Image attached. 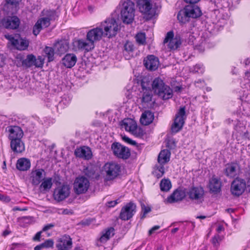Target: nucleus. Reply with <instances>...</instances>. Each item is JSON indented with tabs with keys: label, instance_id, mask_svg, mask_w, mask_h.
<instances>
[{
	"label": "nucleus",
	"instance_id": "nucleus-1",
	"mask_svg": "<svg viewBox=\"0 0 250 250\" xmlns=\"http://www.w3.org/2000/svg\"><path fill=\"white\" fill-rule=\"evenodd\" d=\"M201 15V10L198 6L188 4L178 13L177 19L179 22L185 23L189 21V18L196 19L200 17Z\"/></svg>",
	"mask_w": 250,
	"mask_h": 250
},
{
	"label": "nucleus",
	"instance_id": "nucleus-2",
	"mask_svg": "<svg viewBox=\"0 0 250 250\" xmlns=\"http://www.w3.org/2000/svg\"><path fill=\"white\" fill-rule=\"evenodd\" d=\"M135 10V4L130 0H127L123 3L121 15L124 23L129 24L133 21Z\"/></svg>",
	"mask_w": 250,
	"mask_h": 250
},
{
	"label": "nucleus",
	"instance_id": "nucleus-3",
	"mask_svg": "<svg viewBox=\"0 0 250 250\" xmlns=\"http://www.w3.org/2000/svg\"><path fill=\"white\" fill-rule=\"evenodd\" d=\"M152 0H137V6L140 12L147 19L152 18L157 14V7L153 5Z\"/></svg>",
	"mask_w": 250,
	"mask_h": 250
},
{
	"label": "nucleus",
	"instance_id": "nucleus-4",
	"mask_svg": "<svg viewBox=\"0 0 250 250\" xmlns=\"http://www.w3.org/2000/svg\"><path fill=\"white\" fill-rule=\"evenodd\" d=\"M103 30L104 37L109 38L115 36L119 30V26L116 20L113 18L107 19L99 25Z\"/></svg>",
	"mask_w": 250,
	"mask_h": 250
},
{
	"label": "nucleus",
	"instance_id": "nucleus-5",
	"mask_svg": "<svg viewBox=\"0 0 250 250\" xmlns=\"http://www.w3.org/2000/svg\"><path fill=\"white\" fill-rule=\"evenodd\" d=\"M89 180L83 176L77 177L73 184V189L77 195L85 193L89 188Z\"/></svg>",
	"mask_w": 250,
	"mask_h": 250
},
{
	"label": "nucleus",
	"instance_id": "nucleus-6",
	"mask_svg": "<svg viewBox=\"0 0 250 250\" xmlns=\"http://www.w3.org/2000/svg\"><path fill=\"white\" fill-rule=\"evenodd\" d=\"M185 110V106L181 107L176 114L174 122L171 127L173 133H177L182 128L186 118Z\"/></svg>",
	"mask_w": 250,
	"mask_h": 250
},
{
	"label": "nucleus",
	"instance_id": "nucleus-7",
	"mask_svg": "<svg viewBox=\"0 0 250 250\" xmlns=\"http://www.w3.org/2000/svg\"><path fill=\"white\" fill-rule=\"evenodd\" d=\"M103 171L106 180H113L119 174L120 167L115 163H107L104 166Z\"/></svg>",
	"mask_w": 250,
	"mask_h": 250
},
{
	"label": "nucleus",
	"instance_id": "nucleus-8",
	"mask_svg": "<svg viewBox=\"0 0 250 250\" xmlns=\"http://www.w3.org/2000/svg\"><path fill=\"white\" fill-rule=\"evenodd\" d=\"M111 149L114 155L118 158L127 159L130 156L129 148L119 143H113L111 145Z\"/></svg>",
	"mask_w": 250,
	"mask_h": 250
},
{
	"label": "nucleus",
	"instance_id": "nucleus-9",
	"mask_svg": "<svg viewBox=\"0 0 250 250\" xmlns=\"http://www.w3.org/2000/svg\"><path fill=\"white\" fill-rule=\"evenodd\" d=\"M70 187L67 184H63L56 188L54 191L53 197L57 202H61L67 198L70 194Z\"/></svg>",
	"mask_w": 250,
	"mask_h": 250
},
{
	"label": "nucleus",
	"instance_id": "nucleus-10",
	"mask_svg": "<svg viewBox=\"0 0 250 250\" xmlns=\"http://www.w3.org/2000/svg\"><path fill=\"white\" fill-rule=\"evenodd\" d=\"M136 212V205L130 202L122 208L120 214V218L124 221L128 220L133 217Z\"/></svg>",
	"mask_w": 250,
	"mask_h": 250
},
{
	"label": "nucleus",
	"instance_id": "nucleus-11",
	"mask_svg": "<svg viewBox=\"0 0 250 250\" xmlns=\"http://www.w3.org/2000/svg\"><path fill=\"white\" fill-rule=\"evenodd\" d=\"M104 37L103 30L100 26L89 30L86 34V39L89 41L95 47V43L100 41Z\"/></svg>",
	"mask_w": 250,
	"mask_h": 250
},
{
	"label": "nucleus",
	"instance_id": "nucleus-12",
	"mask_svg": "<svg viewBox=\"0 0 250 250\" xmlns=\"http://www.w3.org/2000/svg\"><path fill=\"white\" fill-rule=\"evenodd\" d=\"M246 184L244 180L236 178L231 183L230 190L232 194L235 196L241 195L246 188Z\"/></svg>",
	"mask_w": 250,
	"mask_h": 250
},
{
	"label": "nucleus",
	"instance_id": "nucleus-13",
	"mask_svg": "<svg viewBox=\"0 0 250 250\" xmlns=\"http://www.w3.org/2000/svg\"><path fill=\"white\" fill-rule=\"evenodd\" d=\"M187 194L190 200L201 202L204 197V190L200 186L192 187L189 188Z\"/></svg>",
	"mask_w": 250,
	"mask_h": 250
},
{
	"label": "nucleus",
	"instance_id": "nucleus-14",
	"mask_svg": "<svg viewBox=\"0 0 250 250\" xmlns=\"http://www.w3.org/2000/svg\"><path fill=\"white\" fill-rule=\"evenodd\" d=\"M174 33L172 31H169L167 33L164 43H166L169 42L168 47L171 49H177L182 43L180 35H176L175 37L173 38Z\"/></svg>",
	"mask_w": 250,
	"mask_h": 250
},
{
	"label": "nucleus",
	"instance_id": "nucleus-15",
	"mask_svg": "<svg viewBox=\"0 0 250 250\" xmlns=\"http://www.w3.org/2000/svg\"><path fill=\"white\" fill-rule=\"evenodd\" d=\"M45 176V172L42 168L32 169L30 174V180L31 184L34 186L39 185Z\"/></svg>",
	"mask_w": 250,
	"mask_h": 250
},
{
	"label": "nucleus",
	"instance_id": "nucleus-16",
	"mask_svg": "<svg viewBox=\"0 0 250 250\" xmlns=\"http://www.w3.org/2000/svg\"><path fill=\"white\" fill-rule=\"evenodd\" d=\"M20 23V20L17 16L3 18V27L8 29H16Z\"/></svg>",
	"mask_w": 250,
	"mask_h": 250
},
{
	"label": "nucleus",
	"instance_id": "nucleus-17",
	"mask_svg": "<svg viewBox=\"0 0 250 250\" xmlns=\"http://www.w3.org/2000/svg\"><path fill=\"white\" fill-rule=\"evenodd\" d=\"M144 64L146 69L151 71H154L159 66V59L154 55H149L144 59Z\"/></svg>",
	"mask_w": 250,
	"mask_h": 250
},
{
	"label": "nucleus",
	"instance_id": "nucleus-18",
	"mask_svg": "<svg viewBox=\"0 0 250 250\" xmlns=\"http://www.w3.org/2000/svg\"><path fill=\"white\" fill-rule=\"evenodd\" d=\"M72 239L68 235H64L60 238L56 244L58 250H69L72 248Z\"/></svg>",
	"mask_w": 250,
	"mask_h": 250
},
{
	"label": "nucleus",
	"instance_id": "nucleus-19",
	"mask_svg": "<svg viewBox=\"0 0 250 250\" xmlns=\"http://www.w3.org/2000/svg\"><path fill=\"white\" fill-rule=\"evenodd\" d=\"M50 22L48 18L43 17L39 19L33 27V33L34 35L37 36L42 29L48 27Z\"/></svg>",
	"mask_w": 250,
	"mask_h": 250
},
{
	"label": "nucleus",
	"instance_id": "nucleus-20",
	"mask_svg": "<svg viewBox=\"0 0 250 250\" xmlns=\"http://www.w3.org/2000/svg\"><path fill=\"white\" fill-rule=\"evenodd\" d=\"M74 46L77 47L79 50L89 52L93 50L94 47L89 41L83 39H80L75 41L74 43Z\"/></svg>",
	"mask_w": 250,
	"mask_h": 250
},
{
	"label": "nucleus",
	"instance_id": "nucleus-21",
	"mask_svg": "<svg viewBox=\"0 0 250 250\" xmlns=\"http://www.w3.org/2000/svg\"><path fill=\"white\" fill-rule=\"evenodd\" d=\"M9 132L8 138L10 140L21 139L23 132L21 128L18 126H10L8 127Z\"/></svg>",
	"mask_w": 250,
	"mask_h": 250
},
{
	"label": "nucleus",
	"instance_id": "nucleus-22",
	"mask_svg": "<svg viewBox=\"0 0 250 250\" xmlns=\"http://www.w3.org/2000/svg\"><path fill=\"white\" fill-rule=\"evenodd\" d=\"M75 154L77 157L85 160L90 159L92 156L91 149L89 147L85 146L77 148L75 150Z\"/></svg>",
	"mask_w": 250,
	"mask_h": 250
},
{
	"label": "nucleus",
	"instance_id": "nucleus-23",
	"mask_svg": "<svg viewBox=\"0 0 250 250\" xmlns=\"http://www.w3.org/2000/svg\"><path fill=\"white\" fill-rule=\"evenodd\" d=\"M239 169V165L237 163H230L226 165L224 169L225 174L229 177L234 178L236 176Z\"/></svg>",
	"mask_w": 250,
	"mask_h": 250
},
{
	"label": "nucleus",
	"instance_id": "nucleus-24",
	"mask_svg": "<svg viewBox=\"0 0 250 250\" xmlns=\"http://www.w3.org/2000/svg\"><path fill=\"white\" fill-rule=\"evenodd\" d=\"M77 61L74 54H67L62 59V64L67 68H71L75 65Z\"/></svg>",
	"mask_w": 250,
	"mask_h": 250
},
{
	"label": "nucleus",
	"instance_id": "nucleus-25",
	"mask_svg": "<svg viewBox=\"0 0 250 250\" xmlns=\"http://www.w3.org/2000/svg\"><path fill=\"white\" fill-rule=\"evenodd\" d=\"M185 196L186 193L184 191L176 189L167 198V201L169 203H173L182 200Z\"/></svg>",
	"mask_w": 250,
	"mask_h": 250
},
{
	"label": "nucleus",
	"instance_id": "nucleus-26",
	"mask_svg": "<svg viewBox=\"0 0 250 250\" xmlns=\"http://www.w3.org/2000/svg\"><path fill=\"white\" fill-rule=\"evenodd\" d=\"M10 141V146L14 152L21 153L25 150L24 144L21 141V139Z\"/></svg>",
	"mask_w": 250,
	"mask_h": 250
},
{
	"label": "nucleus",
	"instance_id": "nucleus-27",
	"mask_svg": "<svg viewBox=\"0 0 250 250\" xmlns=\"http://www.w3.org/2000/svg\"><path fill=\"white\" fill-rule=\"evenodd\" d=\"M137 125V123L135 120L131 118H126L122 121L121 126L126 131L129 132L131 133L134 129L135 128Z\"/></svg>",
	"mask_w": 250,
	"mask_h": 250
},
{
	"label": "nucleus",
	"instance_id": "nucleus-28",
	"mask_svg": "<svg viewBox=\"0 0 250 250\" xmlns=\"http://www.w3.org/2000/svg\"><path fill=\"white\" fill-rule=\"evenodd\" d=\"M167 86L164 83V82L160 78H156L153 81L152 84V88L154 91V92L156 94H162L160 93L162 89H163Z\"/></svg>",
	"mask_w": 250,
	"mask_h": 250
},
{
	"label": "nucleus",
	"instance_id": "nucleus-29",
	"mask_svg": "<svg viewBox=\"0 0 250 250\" xmlns=\"http://www.w3.org/2000/svg\"><path fill=\"white\" fill-rule=\"evenodd\" d=\"M221 183L218 178L212 176L209 180V188L210 190L214 193H218L221 190Z\"/></svg>",
	"mask_w": 250,
	"mask_h": 250
},
{
	"label": "nucleus",
	"instance_id": "nucleus-30",
	"mask_svg": "<svg viewBox=\"0 0 250 250\" xmlns=\"http://www.w3.org/2000/svg\"><path fill=\"white\" fill-rule=\"evenodd\" d=\"M153 113L149 111H145L141 116L140 118V123L145 125H147L151 124L154 120Z\"/></svg>",
	"mask_w": 250,
	"mask_h": 250
},
{
	"label": "nucleus",
	"instance_id": "nucleus-31",
	"mask_svg": "<svg viewBox=\"0 0 250 250\" xmlns=\"http://www.w3.org/2000/svg\"><path fill=\"white\" fill-rule=\"evenodd\" d=\"M31 166L30 161L29 159L25 158L19 159L17 162L16 167L18 169L21 171L27 170Z\"/></svg>",
	"mask_w": 250,
	"mask_h": 250
},
{
	"label": "nucleus",
	"instance_id": "nucleus-32",
	"mask_svg": "<svg viewBox=\"0 0 250 250\" xmlns=\"http://www.w3.org/2000/svg\"><path fill=\"white\" fill-rule=\"evenodd\" d=\"M181 42L185 41L188 44H192L195 40V37L190 32H186V30L183 29L181 32Z\"/></svg>",
	"mask_w": 250,
	"mask_h": 250
},
{
	"label": "nucleus",
	"instance_id": "nucleus-33",
	"mask_svg": "<svg viewBox=\"0 0 250 250\" xmlns=\"http://www.w3.org/2000/svg\"><path fill=\"white\" fill-rule=\"evenodd\" d=\"M115 229L113 227H110L104 229L102 232V235L99 239L100 242L104 243L108 240L114 234Z\"/></svg>",
	"mask_w": 250,
	"mask_h": 250
},
{
	"label": "nucleus",
	"instance_id": "nucleus-34",
	"mask_svg": "<svg viewBox=\"0 0 250 250\" xmlns=\"http://www.w3.org/2000/svg\"><path fill=\"white\" fill-rule=\"evenodd\" d=\"M170 156V152L168 150L164 149L162 150L158 155V163L164 165L169 161Z\"/></svg>",
	"mask_w": 250,
	"mask_h": 250
},
{
	"label": "nucleus",
	"instance_id": "nucleus-35",
	"mask_svg": "<svg viewBox=\"0 0 250 250\" xmlns=\"http://www.w3.org/2000/svg\"><path fill=\"white\" fill-rule=\"evenodd\" d=\"M54 47L59 53L62 54L67 51L68 49V43L65 40L60 41L57 42L54 44Z\"/></svg>",
	"mask_w": 250,
	"mask_h": 250
},
{
	"label": "nucleus",
	"instance_id": "nucleus-36",
	"mask_svg": "<svg viewBox=\"0 0 250 250\" xmlns=\"http://www.w3.org/2000/svg\"><path fill=\"white\" fill-rule=\"evenodd\" d=\"M17 41L13 45V46L16 47L17 49L20 50H25L29 45V42L27 40L25 39H22L21 38H19L18 39H16Z\"/></svg>",
	"mask_w": 250,
	"mask_h": 250
},
{
	"label": "nucleus",
	"instance_id": "nucleus-37",
	"mask_svg": "<svg viewBox=\"0 0 250 250\" xmlns=\"http://www.w3.org/2000/svg\"><path fill=\"white\" fill-rule=\"evenodd\" d=\"M124 55L126 59L128 60L130 57V54L132 53L134 51V45L131 42L126 41L124 44Z\"/></svg>",
	"mask_w": 250,
	"mask_h": 250
},
{
	"label": "nucleus",
	"instance_id": "nucleus-38",
	"mask_svg": "<svg viewBox=\"0 0 250 250\" xmlns=\"http://www.w3.org/2000/svg\"><path fill=\"white\" fill-rule=\"evenodd\" d=\"M160 93H161L162 95L161 96L160 94H157V95L164 100L171 98L173 95L172 90L167 85L162 89Z\"/></svg>",
	"mask_w": 250,
	"mask_h": 250
},
{
	"label": "nucleus",
	"instance_id": "nucleus-39",
	"mask_svg": "<svg viewBox=\"0 0 250 250\" xmlns=\"http://www.w3.org/2000/svg\"><path fill=\"white\" fill-rule=\"evenodd\" d=\"M152 174L159 179L163 176L165 173V168L164 166L161 164L156 165L153 168Z\"/></svg>",
	"mask_w": 250,
	"mask_h": 250
},
{
	"label": "nucleus",
	"instance_id": "nucleus-40",
	"mask_svg": "<svg viewBox=\"0 0 250 250\" xmlns=\"http://www.w3.org/2000/svg\"><path fill=\"white\" fill-rule=\"evenodd\" d=\"M152 93L150 89H146L143 92L142 102L144 104H147L152 101Z\"/></svg>",
	"mask_w": 250,
	"mask_h": 250
},
{
	"label": "nucleus",
	"instance_id": "nucleus-41",
	"mask_svg": "<svg viewBox=\"0 0 250 250\" xmlns=\"http://www.w3.org/2000/svg\"><path fill=\"white\" fill-rule=\"evenodd\" d=\"M52 186V179L51 178H47L42 180L40 186V189H43L44 191L49 190Z\"/></svg>",
	"mask_w": 250,
	"mask_h": 250
},
{
	"label": "nucleus",
	"instance_id": "nucleus-42",
	"mask_svg": "<svg viewBox=\"0 0 250 250\" xmlns=\"http://www.w3.org/2000/svg\"><path fill=\"white\" fill-rule=\"evenodd\" d=\"M44 52L48 58L49 62L54 60V49L52 47L46 46L44 49Z\"/></svg>",
	"mask_w": 250,
	"mask_h": 250
},
{
	"label": "nucleus",
	"instance_id": "nucleus-43",
	"mask_svg": "<svg viewBox=\"0 0 250 250\" xmlns=\"http://www.w3.org/2000/svg\"><path fill=\"white\" fill-rule=\"evenodd\" d=\"M160 186L162 191H167L171 188V185L169 180L163 179L161 181Z\"/></svg>",
	"mask_w": 250,
	"mask_h": 250
},
{
	"label": "nucleus",
	"instance_id": "nucleus-44",
	"mask_svg": "<svg viewBox=\"0 0 250 250\" xmlns=\"http://www.w3.org/2000/svg\"><path fill=\"white\" fill-rule=\"evenodd\" d=\"M35 60V56L30 54L27 55L26 59L23 61V63L28 67H30L34 65Z\"/></svg>",
	"mask_w": 250,
	"mask_h": 250
},
{
	"label": "nucleus",
	"instance_id": "nucleus-45",
	"mask_svg": "<svg viewBox=\"0 0 250 250\" xmlns=\"http://www.w3.org/2000/svg\"><path fill=\"white\" fill-rule=\"evenodd\" d=\"M131 133L137 137L142 138L145 134V132L141 127H138L137 125Z\"/></svg>",
	"mask_w": 250,
	"mask_h": 250
},
{
	"label": "nucleus",
	"instance_id": "nucleus-46",
	"mask_svg": "<svg viewBox=\"0 0 250 250\" xmlns=\"http://www.w3.org/2000/svg\"><path fill=\"white\" fill-rule=\"evenodd\" d=\"M136 41L140 45L144 44L146 43V35L144 33L137 34L135 37Z\"/></svg>",
	"mask_w": 250,
	"mask_h": 250
},
{
	"label": "nucleus",
	"instance_id": "nucleus-47",
	"mask_svg": "<svg viewBox=\"0 0 250 250\" xmlns=\"http://www.w3.org/2000/svg\"><path fill=\"white\" fill-rule=\"evenodd\" d=\"M44 59L39 56L37 58L35 57L34 65L37 67L42 68L44 64Z\"/></svg>",
	"mask_w": 250,
	"mask_h": 250
},
{
	"label": "nucleus",
	"instance_id": "nucleus-48",
	"mask_svg": "<svg viewBox=\"0 0 250 250\" xmlns=\"http://www.w3.org/2000/svg\"><path fill=\"white\" fill-rule=\"evenodd\" d=\"M83 173L89 178H92L95 174V171L92 167H88L84 169Z\"/></svg>",
	"mask_w": 250,
	"mask_h": 250
},
{
	"label": "nucleus",
	"instance_id": "nucleus-49",
	"mask_svg": "<svg viewBox=\"0 0 250 250\" xmlns=\"http://www.w3.org/2000/svg\"><path fill=\"white\" fill-rule=\"evenodd\" d=\"M45 13V18H48L49 20V21L52 20H55L56 17V13L55 11L53 10H47L46 11Z\"/></svg>",
	"mask_w": 250,
	"mask_h": 250
},
{
	"label": "nucleus",
	"instance_id": "nucleus-50",
	"mask_svg": "<svg viewBox=\"0 0 250 250\" xmlns=\"http://www.w3.org/2000/svg\"><path fill=\"white\" fill-rule=\"evenodd\" d=\"M142 212L143 214L141 215V218L144 219L146 217V214L151 211V208L149 207H146L145 205H142Z\"/></svg>",
	"mask_w": 250,
	"mask_h": 250
},
{
	"label": "nucleus",
	"instance_id": "nucleus-51",
	"mask_svg": "<svg viewBox=\"0 0 250 250\" xmlns=\"http://www.w3.org/2000/svg\"><path fill=\"white\" fill-rule=\"evenodd\" d=\"M43 248H52L54 245V241L52 239H47L44 242L42 243Z\"/></svg>",
	"mask_w": 250,
	"mask_h": 250
},
{
	"label": "nucleus",
	"instance_id": "nucleus-52",
	"mask_svg": "<svg viewBox=\"0 0 250 250\" xmlns=\"http://www.w3.org/2000/svg\"><path fill=\"white\" fill-rule=\"evenodd\" d=\"M122 140L125 143L131 145L132 146H136L137 145L136 142L130 139L129 137L124 135L122 136Z\"/></svg>",
	"mask_w": 250,
	"mask_h": 250
},
{
	"label": "nucleus",
	"instance_id": "nucleus-53",
	"mask_svg": "<svg viewBox=\"0 0 250 250\" xmlns=\"http://www.w3.org/2000/svg\"><path fill=\"white\" fill-rule=\"evenodd\" d=\"M7 4L14 6L16 8L19 5L20 0H5Z\"/></svg>",
	"mask_w": 250,
	"mask_h": 250
},
{
	"label": "nucleus",
	"instance_id": "nucleus-54",
	"mask_svg": "<svg viewBox=\"0 0 250 250\" xmlns=\"http://www.w3.org/2000/svg\"><path fill=\"white\" fill-rule=\"evenodd\" d=\"M4 37L11 42L13 46L15 44L14 43L17 42L16 39L11 35L6 34L4 35Z\"/></svg>",
	"mask_w": 250,
	"mask_h": 250
},
{
	"label": "nucleus",
	"instance_id": "nucleus-55",
	"mask_svg": "<svg viewBox=\"0 0 250 250\" xmlns=\"http://www.w3.org/2000/svg\"><path fill=\"white\" fill-rule=\"evenodd\" d=\"M175 143L173 139L169 140L167 142V146L171 149L175 146Z\"/></svg>",
	"mask_w": 250,
	"mask_h": 250
},
{
	"label": "nucleus",
	"instance_id": "nucleus-56",
	"mask_svg": "<svg viewBox=\"0 0 250 250\" xmlns=\"http://www.w3.org/2000/svg\"><path fill=\"white\" fill-rule=\"evenodd\" d=\"M117 204V200L111 201L107 202L106 206L109 208H112L115 207Z\"/></svg>",
	"mask_w": 250,
	"mask_h": 250
},
{
	"label": "nucleus",
	"instance_id": "nucleus-57",
	"mask_svg": "<svg viewBox=\"0 0 250 250\" xmlns=\"http://www.w3.org/2000/svg\"><path fill=\"white\" fill-rule=\"evenodd\" d=\"M62 213L65 215H71L73 213V211L72 209L65 208L62 209Z\"/></svg>",
	"mask_w": 250,
	"mask_h": 250
},
{
	"label": "nucleus",
	"instance_id": "nucleus-58",
	"mask_svg": "<svg viewBox=\"0 0 250 250\" xmlns=\"http://www.w3.org/2000/svg\"><path fill=\"white\" fill-rule=\"evenodd\" d=\"M42 231H40L38 232L35 236L33 237V239L35 241H40V238L41 237V234L42 233Z\"/></svg>",
	"mask_w": 250,
	"mask_h": 250
},
{
	"label": "nucleus",
	"instance_id": "nucleus-59",
	"mask_svg": "<svg viewBox=\"0 0 250 250\" xmlns=\"http://www.w3.org/2000/svg\"><path fill=\"white\" fill-rule=\"evenodd\" d=\"M54 226V225L52 224H48L46 226H45L42 229V231H45L49 229H50L51 228H53V227Z\"/></svg>",
	"mask_w": 250,
	"mask_h": 250
},
{
	"label": "nucleus",
	"instance_id": "nucleus-60",
	"mask_svg": "<svg viewBox=\"0 0 250 250\" xmlns=\"http://www.w3.org/2000/svg\"><path fill=\"white\" fill-rule=\"evenodd\" d=\"M160 228V226H155L154 227H153V228H152L149 230V235H151V234H152L154 231L158 229H159Z\"/></svg>",
	"mask_w": 250,
	"mask_h": 250
},
{
	"label": "nucleus",
	"instance_id": "nucleus-61",
	"mask_svg": "<svg viewBox=\"0 0 250 250\" xmlns=\"http://www.w3.org/2000/svg\"><path fill=\"white\" fill-rule=\"evenodd\" d=\"M187 3H189V4H195L197 3L200 0H184Z\"/></svg>",
	"mask_w": 250,
	"mask_h": 250
},
{
	"label": "nucleus",
	"instance_id": "nucleus-62",
	"mask_svg": "<svg viewBox=\"0 0 250 250\" xmlns=\"http://www.w3.org/2000/svg\"><path fill=\"white\" fill-rule=\"evenodd\" d=\"M43 248V247L42 244H41L40 245L36 246L34 248V250H41V249H42Z\"/></svg>",
	"mask_w": 250,
	"mask_h": 250
},
{
	"label": "nucleus",
	"instance_id": "nucleus-63",
	"mask_svg": "<svg viewBox=\"0 0 250 250\" xmlns=\"http://www.w3.org/2000/svg\"><path fill=\"white\" fill-rule=\"evenodd\" d=\"M10 233V231H9L8 230H5L2 233V235L3 236H6L8 235V234H9Z\"/></svg>",
	"mask_w": 250,
	"mask_h": 250
},
{
	"label": "nucleus",
	"instance_id": "nucleus-64",
	"mask_svg": "<svg viewBox=\"0 0 250 250\" xmlns=\"http://www.w3.org/2000/svg\"><path fill=\"white\" fill-rule=\"evenodd\" d=\"M212 243L214 245H216L218 243V239L216 237H214L212 239Z\"/></svg>",
	"mask_w": 250,
	"mask_h": 250
}]
</instances>
